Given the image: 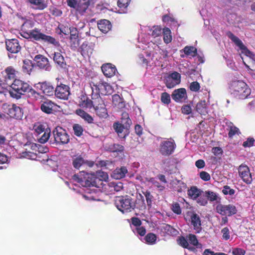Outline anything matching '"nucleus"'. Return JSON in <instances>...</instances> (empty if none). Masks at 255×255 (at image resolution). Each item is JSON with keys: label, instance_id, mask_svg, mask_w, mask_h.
Segmentation results:
<instances>
[{"label": "nucleus", "instance_id": "f257e3e1", "mask_svg": "<svg viewBox=\"0 0 255 255\" xmlns=\"http://www.w3.org/2000/svg\"><path fill=\"white\" fill-rule=\"evenodd\" d=\"M98 176H101L102 179L97 178L94 174L85 173L84 172H80V174H74L72 179L73 181L79 183L83 187H98V182L108 178L107 174L104 172H99Z\"/></svg>", "mask_w": 255, "mask_h": 255}, {"label": "nucleus", "instance_id": "f03ea898", "mask_svg": "<svg viewBox=\"0 0 255 255\" xmlns=\"http://www.w3.org/2000/svg\"><path fill=\"white\" fill-rule=\"evenodd\" d=\"M231 93L235 98L245 99L251 94V89L246 83L242 81H233L230 86Z\"/></svg>", "mask_w": 255, "mask_h": 255}, {"label": "nucleus", "instance_id": "7ed1b4c3", "mask_svg": "<svg viewBox=\"0 0 255 255\" xmlns=\"http://www.w3.org/2000/svg\"><path fill=\"white\" fill-rule=\"evenodd\" d=\"M12 90L9 93L11 97L18 99L21 96L24 95L25 93L30 92L32 94L36 93L31 87L25 82L20 80L15 79L11 84Z\"/></svg>", "mask_w": 255, "mask_h": 255}, {"label": "nucleus", "instance_id": "20e7f679", "mask_svg": "<svg viewBox=\"0 0 255 255\" xmlns=\"http://www.w3.org/2000/svg\"><path fill=\"white\" fill-rule=\"evenodd\" d=\"M115 204L123 213L130 212L135 208L134 203L132 202V198L128 195L116 197Z\"/></svg>", "mask_w": 255, "mask_h": 255}, {"label": "nucleus", "instance_id": "39448f33", "mask_svg": "<svg viewBox=\"0 0 255 255\" xmlns=\"http://www.w3.org/2000/svg\"><path fill=\"white\" fill-rule=\"evenodd\" d=\"M31 145V149L33 151H24L22 152L21 156L28 159H35L36 158L37 153H46L48 151V148L43 144H24V145Z\"/></svg>", "mask_w": 255, "mask_h": 255}, {"label": "nucleus", "instance_id": "423d86ee", "mask_svg": "<svg viewBox=\"0 0 255 255\" xmlns=\"http://www.w3.org/2000/svg\"><path fill=\"white\" fill-rule=\"evenodd\" d=\"M3 109L5 112L11 118L20 120L23 117V111L21 108L17 106L15 104L12 105H3Z\"/></svg>", "mask_w": 255, "mask_h": 255}, {"label": "nucleus", "instance_id": "0eeeda50", "mask_svg": "<svg viewBox=\"0 0 255 255\" xmlns=\"http://www.w3.org/2000/svg\"><path fill=\"white\" fill-rule=\"evenodd\" d=\"M227 35L238 46L242 51V53L244 54L247 56L253 59L254 54L250 51L247 47L243 44L242 41L236 36L234 35L231 32L228 31L227 32Z\"/></svg>", "mask_w": 255, "mask_h": 255}, {"label": "nucleus", "instance_id": "6e6552de", "mask_svg": "<svg viewBox=\"0 0 255 255\" xmlns=\"http://www.w3.org/2000/svg\"><path fill=\"white\" fill-rule=\"evenodd\" d=\"M216 209L217 212L222 216H232L237 213L236 206L233 204H219L217 205Z\"/></svg>", "mask_w": 255, "mask_h": 255}, {"label": "nucleus", "instance_id": "1a4fd4ad", "mask_svg": "<svg viewBox=\"0 0 255 255\" xmlns=\"http://www.w3.org/2000/svg\"><path fill=\"white\" fill-rule=\"evenodd\" d=\"M240 177L247 184H250L253 181L252 176L249 167L246 164H242L238 167Z\"/></svg>", "mask_w": 255, "mask_h": 255}, {"label": "nucleus", "instance_id": "9d476101", "mask_svg": "<svg viewBox=\"0 0 255 255\" xmlns=\"http://www.w3.org/2000/svg\"><path fill=\"white\" fill-rule=\"evenodd\" d=\"M55 141L61 143H68L69 141V136L62 128L56 127L53 131Z\"/></svg>", "mask_w": 255, "mask_h": 255}, {"label": "nucleus", "instance_id": "9b49d317", "mask_svg": "<svg viewBox=\"0 0 255 255\" xmlns=\"http://www.w3.org/2000/svg\"><path fill=\"white\" fill-rule=\"evenodd\" d=\"M29 35L36 40L42 39L54 45L57 44V42L54 38L46 35L37 30H32L30 31Z\"/></svg>", "mask_w": 255, "mask_h": 255}, {"label": "nucleus", "instance_id": "f8f14e48", "mask_svg": "<svg viewBox=\"0 0 255 255\" xmlns=\"http://www.w3.org/2000/svg\"><path fill=\"white\" fill-rule=\"evenodd\" d=\"M69 90V87L65 85L61 84L57 86L54 91L55 95L61 99H67L70 94Z\"/></svg>", "mask_w": 255, "mask_h": 255}, {"label": "nucleus", "instance_id": "ddd939ff", "mask_svg": "<svg viewBox=\"0 0 255 255\" xmlns=\"http://www.w3.org/2000/svg\"><path fill=\"white\" fill-rule=\"evenodd\" d=\"M34 60L36 62L37 66L41 69H44L47 71L51 70V66L48 59L41 55H37L35 56Z\"/></svg>", "mask_w": 255, "mask_h": 255}, {"label": "nucleus", "instance_id": "4468645a", "mask_svg": "<svg viewBox=\"0 0 255 255\" xmlns=\"http://www.w3.org/2000/svg\"><path fill=\"white\" fill-rule=\"evenodd\" d=\"M5 44L6 49L11 53H16L21 49L18 41L16 39H12L6 41Z\"/></svg>", "mask_w": 255, "mask_h": 255}, {"label": "nucleus", "instance_id": "2eb2a0df", "mask_svg": "<svg viewBox=\"0 0 255 255\" xmlns=\"http://www.w3.org/2000/svg\"><path fill=\"white\" fill-rule=\"evenodd\" d=\"M52 55L53 61L57 66L63 69L66 68V62L63 56L62 55L61 50L54 52Z\"/></svg>", "mask_w": 255, "mask_h": 255}, {"label": "nucleus", "instance_id": "dca6fc26", "mask_svg": "<svg viewBox=\"0 0 255 255\" xmlns=\"http://www.w3.org/2000/svg\"><path fill=\"white\" fill-rule=\"evenodd\" d=\"M171 96L172 99L176 102H181L187 98L186 91L184 88L175 90Z\"/></svg>", "mask_w": 255, "mask_h": 255}, {"label": "nucleus", "instance_id": "f3484780", "mask_svg": "<svg viewBox=\"0 0 255 255\" xmlns=\"http://www.w3.org/2000/svg\"><path fill=\"white\" fill-rule=\"evenodd\" d=\"M203 193V191L195 186L190 187L187 190L188 197L193 200H197L201 194Z\"/></svg>", "mask_w": 255, "mask_h": 255}, {"label": "nucleus", "instance_id": "a211bd4d", "mask_svg": "<svg viewBox=\"0 0 255 255\" xmlns=\"http://www.w3.org/2000/svg\"><path fill=\"white\" fill-rule=\"evenodd\" d=\"M84 164L91 167L94 165V162L93 161H85L81 157H78L76 158L73 161V166L77 169H79L82 165Z\"/></svg>", "mask_w": 255, "mask_h": 255}, {"label": "nucleus", "instance_id": "6ab92c4d", "mask_svg": "<svg viewBox=\"0 0 255 255\" xmlns=\"http://www.w3.org/2000/svg\"><path fill=\"white\" fill-rule=\"evenodd\" d=\"M101 68L104 74L108 77H111L114 75L116 71L115 66L110 63L103 65Z\"/></svg>", "mask_w": 255, "mask_h": 255}, {"label": "nucleus", "instance_id": "aec40b11", "mask_svg": "<svg viewBox=\"0 0 255 255\" xmlns=\"http://www.w3.org/2000/svg\"><path fill=\"white\" fill-rule=\"evenodd\" d=\"M191 223L196 233H199L201 230V220L199 216L196 213L191 216Z\"/></svg>", "mask_w": 255, "mask_h": 255}, {"label": "nucleus", "instance_id": "412c9836", "mask_svg": "<svg viewBox=\"0 0 255 255\" xmlns=\"http://www.w3.org/2000/svg\"><path fill=\"white\" fill-rule=\"evenodd\" d=\"M113 128L121 138H125L126 136V132L128 128H126L124 125L119 123H114Z\"/></svg>", "mask_w": 255, "mask_h": 255}, {"label": "nucleus", "instance_id": "4be33fe9", "mask_svg": "<svg viewBox=\"0 0 255 255\" xmlns=\"http://www.w3.org/2000/svg\"><path fill=\"white\" fill-rule=\"evenodd\" d=\"M128 173V170L125 166L116 168L113 173V177L117 179H122L126 176Z\"/></svg>", "mask_w": 255, "mask_h": 255}, {"label": "nucleus", "instance_id": "5701e85b", "mask_svg": "<svg viewBox=\"0 0 255 255\" xmlns=\"http://www.w3.org/2000/svg\"><path fill=\"white\" fill-rule=\"evenodd\" d=\"M98 27L102 32L107 33L111 29L112 25L110 21L106 19H103L100 20L98 23Z\"/></svg>", "mask_w": 255, "mask_h": 255}, {"label": "nucleus", "instance_id": "b1692460", "mask_svg": "<svg viewBox=\"0 0 255 255\" xmlns=\"http://www.w3.org/2000/svg\"><path fill=\"white\" fill-rule=\"evenodd\" d=\"M90 4V0H79L76 8L80 13L83 14Z\"/></svg>", "mask_w": 255, "mask_h": 255}, {"label": "nucleus", "instance_id": "393cba45", "mask_svg": "<svg viewBox=\"0 0 255 255\" xmlns=\"http://www.w3.org/2000/svg\"><path fill=\"white\" fill-rule=\"evenodd\" d=\"M40 90L44 94L48 96L52 95L54 92L53 86L49 83L46 82L41 84L40 86Z\"/></svg>", "mask_w": 255, "mask_h": 255}, {"label": "nucleus", "instance_id": "a878e982", "mask_svg": "<svg viewBox=\"0 0 255 255\" xmlns=\"http://www.w3.org/2000/svg\"><path fill=\"white\" fill-rule=\"evenodd\" d=\"M174 149V144H161L160 151L162 155H167L171 154Z\"/></svg>", "mask_w": 255, "mask_h": 255}, {"label": "nucleus", "instance_id": "bb28decb", "mask_svg": "<svg viewBox=\"0 0 255 255\" xmlns=\"http://www.w3.org/2000/svg\"><path fill=\"white\" fill-rule=\"evenodd\" d=\"M125 126L126 128H129L132 124L131 120L129 117L128 114L127 112H123L121 114V123Z\"/></svg>", "mask_w": 255, "mask_h": 255}, {"label": "nucleus", "instance_id": "cd10ccee", "mask_svg": "<svg viewBox=\"0 0 255 255\" xmlns=\"http://www.w3.org/2000/svg\"><path fill=\"white\" fill-rule=\"evenodd\" d=\"M54 106V103L51 101H46L41 104V109L43 112L47 114H50L52 113Z\"/></svg>", "mask_w": 255, "mask_h": 255}, {"label": "nucleus", "instance_id": "c85d7f7f", "mask_svg": "<svg viewBox=\"0 0 255 255\" xmlns=\"http://www.w3.org/2000/svg\"><path fill=\"white\" fill-rule=\"evenodd\" d=\"M187 238L191 245L196 247L197 248H202V245L199 243L196 236L194 234H189L187 236Z\"/></svg>", "mask_w": 255, "mask_h": 255}, {"label": "nucleus", "instance_id": "c756f323", "mask_svg": "<svg viewBox=\"0 0 255 255\" xmlns=\"http://www.w3.org/2000/svg\"><path fill=\"white\" fill-rule=\"evenodd\" d=\"M113 105L119 109L123 108L125 106L123 99L119 95L115 94L112 96Z\"/></svg>", "mask_w": 255, "mask_h": 255}, {"label": "nucleus", "instance_id": "7c9ffc66", "mask_svg": "<svg viewBox=\"0 0 255 255\" xmlns=\"http://www.w3.org/2000/svg\"><path fill=\"white\" fill-rule=\"evenodd\" d=\"M76 113L89 123H92L93 121L92 117L83 110L81 109L77 110L76 111Z\"/></svg>", "mask_w": 255, "mask_h": 255}, {"label": "nucleus", "instance_id": "2f4dec72", "mask_svg": "<svg viewBox=\"0 0 255 255\" xmlns=\"http://www.w3.org/2000/svg\"><path fill=\"white\" fill-rule=\"evenodd\" d=\"M162 230L169 235L174 236L177 234L178 231L168 224H164L162 227Z\"/></svg>", "mask_w": 255, "mask_h": 255}, {"label": "nucleus", "instance_id": "473e14b6", "mask_svg": "<svg viewBox=\"0 0 255 255\" xmlns=\"http://www.w3.org/2000/svg\"><path fill=\"white\" fill-rule=\"evenodd\" d=\"M29 2L36 6V8L40 10L43 9L47 7V4L44 0H28Z\"/></svg>", "mask_w": 255, "mask_h": 255}, {"label": "nucleus", "instance_id": "72a5a7b5", "mask_svg": "<svg viewBox=\"0 0 255 255\" xmlns=\"http://www.w3.org/2000/svg\"><path fill=\"white\" fill-rule=\"evenodd\" d=\"M97 115L101 118H106L108 117V113L106 108L101 105L95 108Z\"/></svg>", "mask_w": 255, "mask_h": 255}, {"label": "nucleus", "instance_id": "f704fd0d", "mask_svg": "<svg viewBox=\"0 0 255 255\" xmlns=\"http://www.w3.org/2000/svg\"><path fill=\"white\" fill-rule=\"evenodd\" d=\"M80 49L81 53L83 56H90L93 52V49L90 46L84 43L82 44Z\"/></svg>", "mask_w": 255, "mask_h": 255}, {"label": "nucleus", "instance_id": "c9c22d12", "mask_svg": "<svg viewBox=\"0 0 255 255\" xmlns=\"http://www.w3.org/2000/svg\"><path fill=\"white\" fill-rule=\"evenodd\" d=\"M196 110L200 114H205L206 113L205 101H201L198 103L196 107Z\"/></svg>", "mask_w": 255, "mask_h": 255}, {"label": "nucleus", "instance_id": "e433bc0d", "mask_svg": "<svg viewBox=\"0 0 255 255\" xmlns=\"http://www.w3.org/2000/svg\"><path fill=\"white\" fill-rule=\"evenodd\" d=\"M163 40L165 43H169L172 40L171 31L168 28H164L163 29Z\"/></svg>", "mask_w": 255, "mask_h": 255}, {"label": "nucleus", "instance_id": "4c0bfd02", "mask_svg": "<svg viewBox=\"0 0 255 255\" xmlns=\"http://www.w3.org/2000/svg\"><path fill=\"white\" fill-rule=\"evenodd\" d=\"M109 186L112 188L111 189V191H114L116 192H119L121 191L123 188V184L121 182H112L110 183Z\"/></svg>", "mask_w": 255, "mask_h": 255}, {"label": "nucleus", "instance_id": "58836bf2", "mask_svg": "<svg viewBox=\"0 0 255 255\" xmlns=\"http://www.w3.org/2000/svg\"><path fill=\"white\" fill-rule=\"evenodd\" d=\"M156 239L157 237L156 235L152 233H148L144 237L146 243L150 245L154 244Z\"/></svg>", "mask_w": 255, "mask_h": 255}, {"label": "nucleus", "instance_id": "ea45409f", "mask_svg": "<svg viewBox=\"0 0 255 255\" xmlns=\"http://www.w3.org/2000/svg\"><path fill=\"white\" fill-rule=\"evenodd\" d=\"M108 150L114 153L122 152L124 150V147L122 144H111Z\"/></svg>", "mask_w": 255, "mask_h": 255}, {"label": "nucleus", "instance_id": "a19ab883", "mask_svg": "<svg viewBox=\"0 0 255 255\" xmlns=\"http://www.w3.org/2000/svg\"><path fill=\"white\" fill-rule=\"evenodd\" d=\"M145 181L151 183L153 185L156 187L160 191H162L164 189L165 187L162 185H161L157 181H156L154 178L150 177L147 178L145 177Z\"/></svg>", "mask_w": 255, "mask_h": 255}, {"label": "nucleus", "instance_id": "79ce46f5", "mask_svg": "<svg viewBox=\"0 0 255 255\" xmlns=\"http://www.w3.org/2000/svg\"><path fill=\"white\" fill-rule=\"evenodd\" d=\"M188 241L187 238L186 239L185 237L182 236L178 237L177 239V244L184 249L188 247L189 243Z\"/></svg>", "mask_w": 255, "mask_h": 255}, {"label": "nucleus", "instance_id": "37998d69", "mask_svg": "<svg viewBox=\"0 0 255 255\" xmlns=\"http://www.w3.org/2000/svg\"><path fill=\"white\" fill-rule=\"evenodd\" d=\"M50 129H46L44 131L43 134L39 138H38V141L40 143H44L46 142L50 137Z\"/></svg>", "mask_w": 255, "mask_h": 255}, {"label": "nucleus", "instance_id": "c03bdc74", "mask_svg": "<svg viewBox=\"0 0 255 255\" xmlns=\"http://www.w3.org/2000/svg\"><path fill=\"white\" fill-rule=\"evenodd\" d=\"M184 52L187 55L194 56L196 55L197 49L193 46H186L184 48Z\"/></svg>", "mask_w": 255, "mask_h": 255}, {"label": "nucleus", "instance_id": "a18cd8bd", "mask_svg": "<svg viewBox=\"0 0 255 255\" xmlns=\"http://www.w3.org/2000/svg\"><path fill=\"white\" fill-rule=\"evenodd\" d=\"M171 209L177 215H180L181 214L182 210L180 204L177 202L173 203L171 205Z\"/></svg>", "mask_w": 255, "mask_h": 255}, {"label": "nucleus", "instance_id": "49530a36", "mask_svg": "<svg viewBox=\"0 0 255 255\" xmlns=\"http://www.w3.org/2000/svg\"><path fill=\"white\" fill-rule=\"evenodd\" d=\"M195 200L196 201L197 203L201 206H205L208 203V200L205 194V195H202V194H201L200 197H199L198 199Z\"/></svg>", "mask_w": 255, "mask_h": 255}, {"label": "nucleus", "instance_id": "de8ad7c7", "mask_svg": "<svg viewBox=\"0 0 255 255\" xmlns=\"http://www.w3.org/2000/svg\"><path fill=\"white\" fill-rule=\"evenodd\" d=\"M142 193L145 197L147 206L148 207H151L152 204L153 196L151 194L150 192L148 190H146L145 192H142Z\"/></svg>", "mask_w": 255, "mask_h": 255}, {"label": "nucleus", "instance_id": "09e8293b", "mask_svg": "<svg viewBox=\"0 0 255 255\" xmlns=\"http://www.w3.org/2000/svg\"><path fill=\"white\" fill-rule=\"evenodd\" d=\"M168 78H170L171 79V80H174V81H175V83H178L179 84L181 82V76H180V74L177 72H174L172 73H171L168 77Z\"/></svg>", "mask_w": 255, "mask_h": 255}, {"label": "nucleus", "instance_id": "8fccbe9b", "mask_svg": "<svg viewBox=\"0 0 255 255\" xmlns=\"http://www.w3.org/2000/svg\"><path fill=\"white\" fill-rule=\"evenodd\" d=\"M206 195L207 200L210 201H214L217 199V195L215 193L211 191H207L205 192Z\"/></svg>", "mask_w": 255, "mask_h": 255}, {"label": "nucleus", "instance_id": "3c124183", "mask_svg": "<svg viewBox=\"0 0 255 255\" xmlns=\"http://www.w3.org/2000/svg\"><path fill=\"white\" fill-rule=\"evenodd\" d=\"M73 129L74 132V133L77 136H80L83 132V128L82 127L78 125V124H75L73 126Z\"/></svg>", "mask_w": 255, "mask_h": 255}, {"label": "nucleus", "instance_id": "603ef678", "mask_svg": "<svg viewBox=\"0 0 255 255\" xmlns=\"http://www.w3.org/2000/svg\"><path fill=\"white\" fill-rule=\"evenodd\" d=\"M222 192L224 195H233L235 194V191L233 189H231L230 186L225 185L223 187Z\"/></svg>", "mask_w": 255, "mask_h": 255}, {"label": "nucleus", "instance_id": "864d4df0", "mask_svg": "<svg viewBox=\"0 0 255 255\" xmlns=\"http://www.w3.org/2000/svg\"><path fill=\"white\" fill-rule=\"evenodd\" d=\"M151 35L155 37L158 36L161 32V29L158 26H153V29L150 30Z\"/></svg>", "mask_w": 255, "mask_h": 255}, {"label": "nucleus", "instance_id": "5fc2aeb1", "mask_svg": "<svg viewBox=\"0 0 255 255\" xmlns=\"http://www.w3.org/2000/svg\"><path fill=\"white\" fill-rule=\"evenodd\" d=\"M161 101L162 103L165 104H168L170 102V97L169 94L164 92L161 94Z\"/></svg>", "mask_w": 255, "mask_h": 255}, {"label": "nucleus", "instance_id": "6e6d98bb", "mask_svg": "<svg viewBox=\"0 0 255 255\" xmlns=\"http://www.w3.org/2000/svg\"><path fill=\"white\" fill-rule=\"evenodd\" d=\"M81 105L83 107L91 108L93 106V102L90 99L84 98V99L82 100Z\"/></svg>", "mask_w": 255, "mask_h": 255}, {"label": "nucleus", "instance_id": "4d7b16f0", "mask_svg": "<svg viewBox=\"0 0 255 255\" xmlns=\"http://www.w3.org/2000/svg\"><path fill=\"white\" fill-rule=\"evenodd\" d=\"M239 133H240V132L238 128L235 126L230 127V130L228 133L229 136L230 137H233V136L235 135L236 134H239Z\"/></svg>", "mask_w": 255, "mask_h": 255}, {"label": "nucleus", "instance_id": "13d9d810", "mask_svg": "<svg viewBox=\"0 0 255 255\" xmlns=\"http://www.w3.org/2000/svg\"><path fill=\"white\" fill-rule=\"evenodd\" d=\"M22 69L24 72H29L31 70L30 62L29 60H24Z\"/></svg>", "mask_w": 255, "mask_h": 255}, {"label": "nucleus", "instance_id": "bf43d9fd", "mask_svg": "<svg viewBox=\"0 0 255 255\" xmlns=\"http://www.w3.org/2000/svg\"><path fill=\"white\" fill-rule=\"evenodd\" d=\"M221 233L223 234V238L225 240H228L230 239V231L228 227H225L221 230Z\"/></svg>", "mask_w": 255, "mask_h": 255}, {"label": "nucleus", "instance_id": "052dcab7", "mask_svg": "<svg viewBox=\"0 0 255 255\" xmlns=\"http://www.w3.org/2000/svg\"><path fill=\"white\" fill-rule=\"evenodd\" d=\"M200 177L205 181H209L211 179L210 175L206 171H201L200 173Z\"/></svg>", "mask_w": 255, "mask_h": 255}, {"label": "nucleus", "instance_id": "680f3d73", "mask_svg": "<svg viewBox=\"0 0 255 255\" xmlns=\"http://www.w3.org/2000/svg\"><path fill=\"white\" fill-rule=\"evenodd\" d=\"M200 88V84L197 82H192L190 86V89L192 91L197 92L199 90Z\"/></svg>", "mask_w": 255, "mask_h": 255}, {"label": "nucleus", "instance_id": "e2e57ef3", "mask_svg": "<svg viewBox=\"0 0 255 255\" xmlns=\"http://www.w3.org/2000/svg\"><path fill=\"white\" fill-rule=\"evenodd\" d=\"M179 84L178 83H176L175 81H174L173 80H171V79L167 78L166 80V85L168 88H172L174 86H175L176 85Z\"/></svg>", "mask_w": 255, "mask_h": 255}, {"label": "nucleus", "instance_id": "0e129e2a", "mask_svg": "<svg viewBox=\"0 0 255 255\" xmlns=\"http://www.w3.org/2000/svg\"><path fill=\"white\" fill-rule=\"evenodd\" d=\"M130 0H118V5L120 8H126L128 5Z\"/></svg>", "mask_w": 255, "mask_h": 255}, {"label": "nucleus", "instance_id": "69168bd1", "mask_svg": "<svg viewBox=\"0 0 255 255\" xmlns=\"http://www.w3.org/2000/svg\"><path fill=\"white\" fill-rule=\"evenodd\" d=\"M212 152L215 156H221L223 154V149L220 147H214L212 149Z\"/></svg>", "mask_w": 255, "mask_h": 255}, {"label": "nucleus", "instance_id": "338daca9", "mask_svg": "<svg viewBox=\"0 0 255 255\" xmlns=\"http://www.w3.org/2000/svg\"><path fill=\"white\" fill-rule=\"evenodd\" d=\"M135 231L140 236H144L146 233V229L144 227L139 226L135 228Z\"/></svg>", "mask_w": 255, "mask_h": 255}, {"label": "nucleus", "instance_id": "774afa93", "mask_svg": "<svg viewBox=\"0 0 255 255\" xmlns=\"http://www.w3.org/2000/svg\"><path fill=\"white\" fill-rule=\"evenodd\" d=\"M233 255H244L245 251L241 248L234 249L232 252Z\"/></svg>", "mask_w": 255, "mask_h": 255}]
</instances>
